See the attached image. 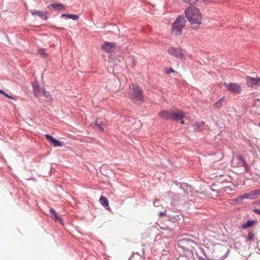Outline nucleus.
Here are the masks:
<instances>
[{"label": "nucleus", "mask_w": 260, "mask_h": 260, "mask_svg": "<svg viewBox=\"0 0 260 260\" xmlns=\"http://www.w3.org/2000/svg\"><path fill=\"white\" fill-rule=\"evenodd\" d=\"M159 214L160 215H167V214H166V212L165 211V212H159Z\"/></svg>", "instance_id": "obj_34"}, {"label": "nucleus", "mask_w": 260, "mask_h": 260, "mask_svg": "<svg viewBox=\"0 0 260 260\" xmlns=\"http://www.w3.org/2000/svg\"><path fill=\"white\" fill-rule=\"evenodd\" d=\"M153 205L155 207H158L159 206V202L158 200H156L153 202Z\"/></svg>", "instance_id": "obj_30"}, {"label": "nucleus", "mask_w": 260, "mask_h": 260, "mask_svg": "<svg viewBox=\"0 0 260 260\" xmlns=\"http://www.w3.org/2000/svg\"><path fill=\"white\" fill-rule=\"evenodd\" d=\"M100 202L101 205L106 207L108 210H110L108 200L105 197L101 196L100 199Z\"/></svg>", "instance_id": "obj_15"}, {"label": "nucleus", "mask_w": 260, "mask_h": 260, "mask_svg": "<svg viewBox=\"0 0 260 260\" xmlns=\"http://www.w3.org/2000/svg\"><path fill=\"white\" fill-rule=\"evenodd\" d=\"M38 52L41 55L45 56L47 55V54L45 53V50L43 49H41L38 50Z\"/></svg>", "instance_id": "obj_26"}, {"label": "nucleus", "mask_w": 260, "mask_h": 260, "mask_svg": "<svg viewBox=\"0 0 260 260\" xmlns=\"http://www.w3.org/2000/svg\"><path fill=\"white\" fill-rule=\"evenodd\" d=\"M50 214L51 218L53 219H54L55 221H58L61 224H63V220L62 218H61L57 214V212L54 210V209L52 208H50Z\"/></svg>", "instance_id": "obj_11"}, {"label": "nucleus", "mask_w": 260, "mask_h": 260, "mask_svg": "<svg viewBox=\"0 0 260 260\" xmlns=\"http://www.w3.org/2000/svg\"><path fill=\"white\" fill-rule=\"evenodd\" d=\"M254 238V234L252 232H249L248 234V240H252Z\"/></svg>", "instance_id": "obj_28"}, {"label": "nucleus", "mask_w": 260, "mask_h": 260, "mask_svg": "<svg viewBox=\"0 0 260 260\" xmlns=\"http://www.w3.org/2000/svg\"><path fill=\"white\" fill-rule=\"evenodd\" d=\"M33 92L35 95L37 96H41L44 89L39 84L38 82L35 81L32 84Z\"/></svg>", "instance_id": "obj_10"}, {"label": "nucleus", "mask_w": 260, "mask_h": 260, "mask_svg": "<svg viewBox=\"0 0 260 260\" xmlns=\"http://www.w3.org/2000/svg\"><path fill=\"white\" fill-rule=\"evenodd\" d=\"M61 18L62 17H68L70 19H73L74 20H76L79 18V16L77 15L70 14H62L60 16Z\"/></svg>", "instance_id": "obj_18"}, {"label": "nucleus", "mask_w": 260, "mask_h": 260, "mask_svg": "<svg viewBox=\"0 0 260 260\" xmlns=\"http://www.w3.org/2000/svg\"><path fill=\"white\" fill-rule=\"evenodd\" d=\"M242 200V199H239V197L237 198L236 199L233 200V201L235 202H239L240 201H241Z\"/></svg>", "instance_id": "obj_32"}, {"label": "nucleus", "mask_w": 260, "mask_h": 260, "mask_svg": "<svg viewBox=\"0 0 260 260\" xmlns=\"http://www.w3.org/2000/svg\"><path fill=\"white\" fill-rule=\"evenodd\" d=\"M186 21L184 16H178L172 24V33L174 36H179L182 34V29Z\"/></svg>", "instance_id": "obj_2"}, {"label": "nucleus", "mask_w": 260, "mask_h": 260, "mask_svg": "<svg viewBox=\"0 0 260 260\" xmlns=\"http://www.w3.org/2000/svg\"><path fill=\"white\" fill-rule=\"evenodd\" d=\"M205 125V122L203 121L196 122L193 125V132H198L201 130V128Z\"/></svg>", "instance_id": "obj_16"}, {"label": "nucleus", "mask_w": 260, "mask_h": 260, "mask_svg": "<svg viewBox=\"0 0 260 260\" xmlns=\"http://www.w3.org/2000/svg\"><path fill=\"white\" fill-rule=\"evenodd\" d=\"M254 198L252 194L244 193L242 196H239V199H252Z\"/></svg>", "instance_id": "obj_20"}, {"label": "nucleus", "mask_w": 260, "mask_h": 260, "mask_svg": "<svg viewBox=\"0 0 260 260\" xmlns=\"http://www.w3.org/2000/svg\"><path fill=\"white\" fill-rule=\"evenodd\" d=\"M237 159L241 161L242 164H243L244 162H245L243 157L241 155H239L237 156Z\"/></svg>", "instance_id": "obj_27"}, {"label": "nucleus", "mask_w": 260, "mask_h": 260, "mask_svg": "<svg viewBox=\"0 0 260 260\" xmlns=\"http://www.w3.org/2000/svg\"><path fill=\"white\" fill-rule=\"evenodd\" d=\"M133 91L132 93V98L136 101H143V91L138 86L132 85Z\"/></svg>", "instance_id": "obj_3"}, {"label": "nucleus", "mask_w": 260, "mask_h": 260, "mask_svg": "<svg viewBox=\"0 0 260 260\" xmlns=\"http://www.w3.org/2000/svg\"><path fill=\"white\" fill-rule=\"evenodd\" d=\"M184 3L189 4L190 5L196 4L198 0H182Z\"/></svg>", "instance_id": "obj_22"}, {"label": "nucleus", "mask_w": 260, "mask_h": 260, "mask_svg": "<svg viewBox=\"0 0 260 260\" xmlns=\"http://www.w3.org/2000/svg\"><path fill=\"white\" fill-rule=\"evenodd\" d=\"M185 186H187V188H189V189L191 188V187L188 185H187V184H186Z\"/></svg>", "instance_id": "obj_37"}, {"label": "nucleus", "mask_w": 260, "mask_h": 260, "mask_svg": "<svg viewBox=\"0 0 260 260\" xmlns=\"http://www.w3.org/2000/svg\"><path fill=\"white\" fill-rule=\"evenodd\" d=\"M159 116L167 119H172V110H163L159 113Z\"/></svg>", "instance_id": "obj_14"}, {"label": "nucleus", "mask_w": 260, "mask_h": 260, "mask_svg": "<svg viewBox=\"0 0 260 260\" xmlns=\"http://www.w3.org/2000/svg\"><path fill=\"white\" fill-rule=\"evenodd\" d=\"M0 93L3 94H4V91L0 89Z\"/></svg>", "instance_id": "obj_35"}, {"label": "nucleus", "mask_w": 260, "mask_h": 260, "mask_svg": "<svg viewBox=\"0 0 260 260\" xmlns=\"http://www.w3.org/2000/svg\"><path fill=\"white\" fill-rule=\"evenodd\" d=\"M175 71L171 68H168L166 69V73L167 74H170L171 73H174Z\"/></svg>", "instance_id": "obj_24"}, {"label": "nucleus", "mask_w": 260, "mask_h": 260, "mask_svg": "<svg viewBox=\"0 0 260 260\" xmlns=\"http://www.w3.org/2000/svg\"><path fill=\"white\" fill-rule=\"evenodd\" d=\"M185 14L192 28L197 29L202 21V16L200 10L195 6H190L185 10Z\"/></svg>", "instance_id": "obj_1"}, {"label": "nucleus", "mask_w": 260, "mask_h": 260, "mask_svg": "<svg viewBox=\"0 0 260 260\" xmlns=\"http://www.w3.org/2000/svg\"><path fill=\"white\" fill-rule=\"evenodd\" d=\"M222 98L218 100L215 104L214 106L216 108H220L221 106Z\"/></svg>", "instance_id": "obj_23"}, {"label": "nucleus", "mask_w": 260, "mask_h": 260, "mask_svg": "<svg viewBox=\"0 0 260 260\" xmlns=\"http://www.w3.org/2000/svg\"><path fill=\"white\" fill-rule=\"evenodd\" d=\"M258 204L260 205V200L258 201Z\"/></svg>", "instance_id": "obj_39"}, {"label": "nucleus", "mask_w": 260, "mask_h": 260, "mask_svg": "<svg viewBox=\"0 0 260 260\" xmlns=\"http://www.w3.org/2000/svg\"><path fill=\"white\" fill-rule=\"evenodd\" d=\"M41 96L45 97L47 100H50L52 99V97L49 92L46 91L45 89Z\"/></svg>", "instance_id": "obj_21"}, {"label": "nucleus", "mask_w": 260, "mask_h": 260, "mask_svg": "<svg viewBox=\"0 0 260 260\" xmlns=\"http://www.w3.org/2000/svg\"><path fill=\"white\" fill-rule=\"evenodd\" d=\"M184 113L183 111L174 112L172 111V119L175 121H178L182 119L184 117Z\"/></svg>", "instance_id": "obj_12"}, {"label": "nucleus", "mask_w": 260, "mask_h": 260, "mask_svg": "<svg viewBox=\"0 0 260 260\" xmlns=\"http://www.w3.org/2000/svg\"><path fill=\"white\" fill-rule=\"evenodd\" d=\"M45 137L48 141L53 147H60L62 145L63 142L53 138L49 134H46Z\"/></svg>", "instance_id": "obj_8"}, {"label": "nucleus", "mask_w": 260, "mask_h": 260, "mask_svg": "<svg viewBox=\"0 0 260 260\" xmlns=\"http://www.w3.org/2000/svg\"><path fill=\"white\" fill-rule=\"evenodd\" d=\"M3 95H4L6 97H7L8 98H9L11 99H13V98L11 96L8 95L7 93H5V92H4V94H3Z\"/></svg>", "instance_id": "obj_31"}, {"label": "nucleus", "mask_w": 260, "mask_h": 260, "mask_svg": "<svg viewBox=\"0 0 260 260\" xmlns=\"http://www.w3.org/2000/svg\"><path fill=\"white\" fill-rule=\"evenodd\" d=\"M246 84L248 87L260 86V78L247 77Z\"/></svg>", "instance_id": "obj_7"}, {"label": "nucleus", "mask_w": 260, "mask_h": 260, "mask_svg": "<svg viewBox=\"0 0 260 260\" xmlns=\"http://www.w3.org/2000/svg\"><path fill=\"white\" fill-rule=\"evenodd\" d=\"M178 218H179V216L178 215H177L176 217H174V218L175 219V220H177L178 219Z\"/></svg>", "instance_id": "obj_36"}, {"label": "nucleus", "mask_w": 260, "mask_h": 260, "mask_svg": "<svg viewBox=\"0 0 260 260\" xmlns=\"http://www.w3.org/2000/svg\"><path fill=\"white\" fill-rule=\"evenodd\" d=\"M95 125L97 126L99 129L102 132H104L106 127V124L104 121H100L99 122H96Z\"/></svg>", "instance_id": "obj_19"}, {"label": "nucleus", "mask_w": 260, "mask_h": 260, "mask_svg": "<svg viewBox=\"0 0 260 260\" xmlns=\"http://www.w3.org/2000/svg\"><path fill=\"white\" fill-rule=\"evenodd\" d=\"M47 7L49 9L52 8L56 11H64L66 9L64 6L62 4L60 3L51 4L48 6Z\"/></svg>", "instance_id": "obj_13"}, {"label": "nucleus", "mask_w": 260, "mask_h": 260, "mask_svg": "<svg viewBox=\"0 0 260 260\" xmlns=\"http://www.w3.org/2000/svg\"><path fill=\"white\" fill-rule=\"evenodd\" d=\"M183 123H184V121H182L181 124H183Z\"/></svg>", "instance_id": "obj_40"}, {"label": "nucleus", "mask_w": 260, "mask_h": 260, "mask_svg": "<svg viewBox=\"0 0 260 260\" xmlns=\"http://www.w3.org/2000/svg\"><path fill=\"white\" fill-rule=\"evenodd\" d=\"M136 254H137V255H138L139 256H140V254L138 253V252H137Z\"/></svg>", "instance_id": "obj_38"}, {"label": "nucleus", "mask_w": 260, "mask_h": 260, "mask_svg": "<svg viewBox=\"0 0 260 260\" xmlns=\"http://www.w3.org/2000/svg\"><path fill=\"white\" fill-rule=\"evenodd\" d=\"M168 53L172 56L183 59L184 58V55L183 54L180 48H177L175 47H171L168 49Z\"/></svg>", "instance_id": "obj_5"}, {"label": "nucleus", "mask_w": 260, "mask_h": 260, "mask_svg": "<svg viewBox=\"0 0 260 260\" xmlns=\"http://www.w3.org/2000/svg\"><path fill=\"white\" fill-rule=\"evenodd\" d=\"M253 211L255 212V213H256L258 214H260V209H255L253 210Z\"/></svg>", "instance_id": "obj_33"}, {"label": "nucleus", "mask_w": 260, "mask_h": 260, "mask_svg": "<svg viewBox=\"0 0 260 260\" xmlns=\"http://www.w3.org/2000/svg\"><path fill=\"white\" fill-rule=\"evenodd\" d=\"M245 169V170L246 171H248V166L247 165V164L246 163V162H244L243 164H242V165Z\"/></svg>", "instance_id": "obj_29"}, {"label": "nucleus", "mask_w": 260, "mask_h": 260, "mask_svg": "<svg viewBox=\"0 0 260 260\" xmlns=\"http://www.w3.org/2000/svg\"><path fill=\"white\" fill-rule=\"evenodd\" d=\"M102 49L107 53H113L116 49V43L105 42L102 45Z\"/></svg>", "instance_id": "obj_6"}, {"label": "nucleus", "mask_w": 260, "mask_h": 260, "mask_svg": "<svg viewBox=\"0 0 260 260\" xmlns=\"http://www.w3.org/2000/svg\"><path fill=\"white\" fill-rule=\"evenodd\" d=\"M252 192H253V193L252 194V195H253V197L255 196L260 195V189L255 190L253 191Z\"/></svg>", "instance_id": "obj_25"}, {"label": "nucleus", "mask_w": 260, "mask_h": 260, "mask_svg": "<svg viewBox=\"0 0 260 260\" xmlns=\"http://www.w3.org/2000/svg\"><path fill=\"white\" fill-rule=\"evenodd\" d=\"M223 85L228 91L236 94H240L241 92V87L239 83L225 82Z\"/></svg>", "instance_id": "obj_4"}, {"label": "nucleus", "mask_w": 260, "mask_h": 260, "mask_svg": "<svg viewBox=\"0 0 260 260\" xmlns=\"http://www.w3.org/2000/svg\"><path fill=\"white\" fill-rule=\"evenodd\" d=\"M255 220H248L241 225L242 229L245 230L249 227L252 226L255 223Z\"/></svg>", "instance_id": "obj_17"}, {"label": "nucleus", "mask_w": 260, "mask_h": 260, "mask_svg": "<svg viewBox=\"0 0 260 260\" xmlns=\"http://www.w3.org/2000/svg\"><path fill=\"white\" fill-rule=\"evenodd\" d=\"M203 1H205V0H203Z\"/></svg>", "instance_id": "obj_41"}, {"label": "nucleus", "mask_w": 260, "mask_h": 260, "mask_svg": "<svg viewBox=\"0 0 260 260\" xmlns=\"http://www.w3.org/2000/svg\"><path fill=\"white\" fill-rule=\"evenodd\" d=\"M30 13L32 15H37L43 20H46L48 19V13L47 12H43L40 10H30Z\"/></svg>", "instance_id": "obj_9"}]
</instances>
